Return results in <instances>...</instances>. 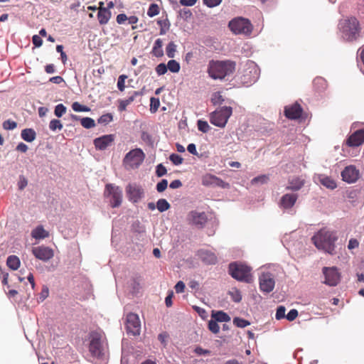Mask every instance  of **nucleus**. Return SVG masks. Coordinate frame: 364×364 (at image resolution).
<instances>
[{"label": "nucleus", "instance_id": "nucleus-28", "mask_svg": "<svg viewBox=\"0 0 364 364\" xmlns=\"http://www.w3.org/2000/svg\"><path fill=\"white\" fill-rule=\"evenodd\" d=\"M163 42L160 38H157L154 44L151 53L156 57H161L164 55L162 50Z\"/></svg>", "mask_w": 364, "mask_h": 364}, {"label": "nucleus", "instance_id": "nucleus-14", "mask_svg": "<svg viewBox=\"0 0 364 364\" xmlns=\"http://www.w3.org/2000/svg\"><path fill=\"white\" fill-rule=\"evenodd\" d=\"M201 183L205 186L220 187L223 188H227L230 186L229 183L210 173H206L203 176Z\"/></svg>", "mask_w": 364, "mask_h": 364}, {"label": "nucleus", "instance_id": "nucleus-58", "mask_svg": "<svg viewBox=\"0 0 364 364\" xmlns=\"http://www.w3.org/2000/svg\"><path fill=\"white\" fill-rule=\"evenodd\" d=\"M222 0H203V4L209 8H213L218 6Z\"/></svg>", "mask_w": 364, "mask_h": 364}, {"label": "nucleus", "instance_id": "nucleus-37", "mask_svg": "<svg viewBox=\"0 0 364 364\" xmlns=\"http://www.w3.org/2000/svg\"><path fill=\"white\" fill-rule=\"evenodd\" d=\"M166 66L167 70L172 73H178L180 70V64L175 60H170Z\"/></svg>", "mask_w": 364, "mask_h": 364}, {"label": "nucleus", "instance_id": "nucleus-17", "mask_svg": "<svg viewBox=\"0 0 364 364\" xmlns=\"http://www.w3.org/2000/svg\"><path fill=\"white\" fill-rule=\"evenodd\" d=\"M342 179L348 183L355 182L359 178V171L354 166H348L341 172Z\"/></svg>", "mask_w": 364, "mask_h": 364}, {"label": "nucleus", "instance_id": "nucleus-10", "mask_svg": "<svg viewBox=\"0 0 364 364\" xmlns=\"http://www.w3.org/2000/svg\"><path fill=\"white\" fill-rule=\"evenodd\" d=\"M208 220V215L205 212L191 210L187 215V220L188 223L198 228H204Z\"/></svg>", "mask_w": 364, "mask_h": 364}, {"label": "nucleus", "instance_id": "nucleus-20", "mask_svg": "<svg viewBox=\"0 0 364 364\" xmlns=\"http://www.w3.org/2000/svg\"><path fill=\"white\" fill-rule=\"evenodd\" d=\"M114 136L112 134H107L100 137L96 138L94 140V144L97 149L105 150L114 141Z\"/></svg>", "mask_w": 364, "mask_h": 364}, {"label": "nucleus", "instance_id": "nucleus-33", "mask_svg": "<svg viewBox=\"0 0 364 364\" xmlns=\"http://www.w3.org/2000/svg\"><path fill=\"white\" fill-rule=\"evenodd\" d=\"M228 294L231 299L236 303H239L242 300L241 292L236 288H232Z\"/></svg>", "mask_w": 364, "mask_h": 364}, {"label": "nucleus", "instance_id": "nucleus-45", "mask_svg": "<svg viewBox=\"0 0 364 364\" xmlns=\"http://www.w3.org/2000/svg\"><path fill=\"white\" fill-rule=\"evenodd\" d=\"M233 323L239 328H245L250 324L248 321L239 317H235L233 318Z\"/></svg>", "mask_w": 364, "mask_h": 364}, {"label": "nucleus", "instance_id": "nucleus-7", "mask_svg": "<svg viewBox=\"0 0 364 364\" xmlns=\"http://www.w3.org/2000/svg\"><path fill=\"white\" fill-rule=\"evenodd\" d=\"M229 28L235 34L249 35L252 30L250 21L244 18H237L230 21Z\"/></svg>", "mask_w": 364, "mask_h": 364}, {"label": "nucleus", "instance_id": "nucleus-47", "mask_svg": "<svg viewBox=\"0 0 364 364\" xmlns=\"http://www.w3.org/2000/svg\"><path fill=\"white\" fill-rule=\"evenodd\" d=\"M72 108L75 112H89L90 109L88 107L82 105L77 102H75L72 105Z\"/></svg>", "mask_w": 364, "mask_h": 364}, {"label": "nucleus", "instance_id": "nucleus-9", "mask_svg": "<svg viewBox=\"0 0 364 364\" xmlns=\"http://www.w3.org/2000/svg\"><path fill=\"white\" fill-rule=\"evenodd\" d=\"M90 351L96 358H100L104 351L103 336L101 333L94 331L90 336Z\"/></svg>", "mask_w": 364, "mask_h": 364}, {"label": "nucleus", "instance_id": "nucleus-22", "mask_svg": "<svg viewBox=\"0 0 364 364\" xmlns=\"http://www.w3.org/2000/svg\"><path fill=\"white\" fill-rule=\"evenodd\" d=\"M249 69H250L249 73H250V80H247V77L249 75L248 73H246L243 75V80H242V82L244 83L247 84V85L255 83L259 77L258 68H257V66L255 65L252 63V65H251V66H250Z\"/></svg>", "mask_w": 364, "mask_h": 364}, {"label": "nucleus", "instance_id": "nucleus-13", "mask_svg": "<svg viewBox=\"0 0 364 364\" xmlns=\"http://www.w3.org/2000/svg\"><path fill=\"white\" fill-rule=\"evenodd\" d=\"M129 200L132 203H138L144 196V191L141 186L136 184H129L126 188Z\"/></svg>", "mask_w": 364, "mask_h": 364}, {"label": "nucleus", "instance_id": "nucleus-23", "mask_svg": "<svg viewBox=\"0 0 364 364\" xmlns=\"http://www.w3.org/2000/svg\"><path fill=\"white\" fill-rule=\"evenodd\" d=\"M198 256L203 262L208 264H213L217 262L215 255L207 250H200L198 251Z\"/></svg>", "mask_w": 364, "mask_h": 364}, {"label": "nucleus", "instance_id": "nucleus-18", "mask_svg": "<svg viewBox=\"0 0 364 364\" xmlns=\"http://www.w3.org/2000/svg\"><path fill=\"white\" fill-rule=\"evenodd\" d=\"M364 143V129L355 131L347 139V145L355 147Z\"/></svg>", "mask_w": 364, "mask_h": 364}, {"label": "nucleus", "instance_id": "nucleus-11", "mask_svg": "<svg viewBox=\"0 0 364 364\" xmlns=\"http://www.w3.org/2000/svg\"><path fill=\"white\" fill-rule=\"evenodd\" d=\"M126 329L127 333L133 336L139 335L141 331V322L137 314L130 313L127 316Z\"/></svg>", "mask_w": 364, "mask_h": 364}, {"label": "nucleus", "instance_id": "nucleus-46", "mask_svg": "<svg viewBox=\"0 0 364 364\" xmlns=\"http://www.w3.org/2000/svg\"><path fill=\"white\" fill-rule=\"evenodd\" d=\"M224 101V99L220 92H214L211 97V102L213 105H220Z\"/></svg>", "mask_w": 364, "mask_h": 364}, {"label": "nucleus", "instance_id": "nucleus-39", "mask_svg": "<svg viewBox=\"0 0 364 364\" xmlns=\"http://www.w3.org/2000/svg\"><path fill=\"white\" fill-rule=\"evenodd\" d=\"M160 12L159 6L156 4H151L147 11V15L152 18L158 15Z\"/></svg>", "mask_w": 364, "mask_h": 364}, {"label": "nucleus", "instance_id": "nucleus-59", "mask_svg": "<svg viewBox=\"0 0 364 364\" xmlns=\"http://www.w3.org/2000/svg\"><path fill=\"white\" fill-rule=\"evenodd\" d=\"M298 316V311L296 309H291L288 314L286 315V318L287 320L292 321H294Z\"/></svg>", "mask_w": 364, "mask_h": 364}, {"label": "nucleus", "instance_id": "nucleus-55", "mask_svg": "<svg viewBox=\"0 0 364 364\" xmlns=\"http://www.w3.org/2000/svg\"><path fill=\"white\" fill-rule=\"evenodd\" d=\"M179 16L184 20H188L191 18L192 12L190 9H183L179 11Z\"/></svg>", "mask_w": 364, "mask_h": 364}, {"label": "nucleus", "instance_id": "nucleus-4", "mask_svg": "<svg viewBox=\"0 0 364 364\" xmlns=\"http://www.w3.org/2000/svg\"><path fill=\"white\" fill-rule=\"evenodd\" d=\"M232 114V109L231 107H221L210 113V122L216 127H225Z\"/></svg>", "mask_w": 364, "mask_h": 364}, {"label": "nucleus", "instance_id": "nucleus-41", "mask_svg": "<svg viewBox=\"0 0 364 364\" xmlns=\"http://www.w3.org/2000/svg\"><path fill=\"white\" fill-rule=\"evenodd\" d=\"M132 102H134L133 97H130V96L128 98H127V99L120 100L119 101V107H118L119 110L120 112L126 110L127 107L129 105H130Z\"/></svg>", "mask_w": 364, "mask_h": 364}, {"label": "nucleus", "instance_id": "nucleus-40", "mask_svg": "<svg viewBox=\"0 0 364 364\" xmlns=\"http://www.w3.org/2000/svg\"><path fill=\"white\" fill-rule=\"evenodd\" d=\"M198 129L203 133H207L210 131V127L206 121L199 119L197 122Z\"/></svg>", "mask_w": 364, "mask_h": 364}, {"label": "nucleus", "instance_id": "nucleus-56", "mask_svg": "<svg viewBox=\"0 0 364 364\" xmlns=\"http://www.w3.org/2000/svg\"><path fill=\"white\" fill-rule=\"evenodd\" d=\"M167 70V66L164 63H160L156 67V72L159 75H164Z\"/></svg>", "mask_w": 364, "mask_h": 364}, {"label": "nucleus", "instance_id": "nucleus-42", "mask_svg": "<svg viewBox=\"0 0 364 364\" xmlns=\"http://www.w3.org/2000/svg\"><path fill=\"white\" fill-rule=\"evenodd\" d=\"M113 120V116L110 113L102 114L97 120L100 124L106 125Z\"/></svg>", "mask_w": 364, "mask_h": 364}, {"label": "nucleus", "instance_id": "nucleus-6", "mask_svg": "<svg viewBox=\"0 0 364 364\" xmlns=\"http://www.w3.org/2000/svg\"><path fill=\"white\" fill-rule=\"evenodd\" d=\"M229 272L235 279L241 282H250V268L240 263H231L229 265Z\"/></svg>", "mask_w": 364, "mask_h": 364}, {"label": "nucleus", "instance_id": "nucleus-30", "mask_svg": "<svg viewBox=\"0 0 364 364\" xmlns=\"http://www.w3.org/2000/svg\"><path fill=\"white\" fill-rule=\"evenodd\" d=\"M304 186V181L299 178H294L289 181L287 189L292 191H298Z\"/></svg>", "mask_w": 364, "mask_h": 364}, {"label": "nucleus", "instance_id": "nucleus-25", "mask_svg": "<svg viewBox=\"0 0 364 364\" xmlns=\"http://www.w3.org/2000/svg\"><path fill=\"white\" fill-rule=\"evenodd\" d=\"M48 235V232L41 225L36 227L31 232V236L36 240L44 239Z\"/></svg>", "mask_w": 364, "mask_h": 364}, {"label": "nucleus", "instance_id": "nucleus-2", "mask_svg": "<svg viewBox=\"0 0 364 364\" xmlns=\"http://www.w3.org/2000/svg\"><path fill=\"white\" fill-rule=\"evenodd\" d=\"M235 65V63L231 60H212L208 63L207 73L213 80H223L233 74Z\"/></svg>", "mask_w": 364, "mask_h": 364}, {"label": "nucleus", "instance_id": "nucleus-54", "mask_svg": "<svg viewBox=\"0 0 364 364\" xmlns=\"http://www.w3.org/2000/svg\"><path fill=\"white\" fill-rule=\"evenodd\" d=\"M127 78V76L125 75H122L119 77L117 81V88L120 91H124L125 88V80Z\"/></svg>", "mask_w": 364, "mask_h": 364}, {"label": "nucleus", "instance_id": "nucleus-26", "mask_svg": "<svg viewBox=\"0 0 364 364\" xmlns=\"http://www.w3.org/2000/svg\"><path fill=\"white\" fill-rule=\"evenodd\" d=\"M21 136L24 141L32 142L36 137V133L33 129H24L21 131Z\"/></svg>", "mask_w": 364, "mask_h": 364}, {"label": "nucleus", "instance_id": "nucleus-53", "mask_svg": "<svg viewBox=\"0 0 364 364\" xmlns=\"http://www.w3.org/2000/svg\"><path fill=\"white\" fill-rule=\"evenodd\" d=\"M285 311H286L285 307L283 306H279L277 309V312H276V315H275L276 319L280 320V319L286 317Z\"/></svg>", "mask_w": 364, "mask_h": 364}, {"label": "nucleus", "instance_id": "nucleus-29", "mask_svg": "<svg viewBox=\"0 0 364 364\" xmlns=\"http://www.w3.org/2000/svg\"><path fill=\"white\" fill-rule=\"evenodd\" d=\"M20 259L16 255H10L6 259L7 266L12 270H16L20 267Z\"/></svg>", "mask_w": 364, "mask_h": 364}, {"label": "nucleus", "instance_id": "nucleus-32", "mask_svg": "<svg viewBox=\"0 0 364 364\" xmlns=\"http://www.w3.org/2000/svg\"><path fill=\"white\" fill-rule=\"evenodd\" d=\"M170 207L169 203L164 198L159 199L156 202V208L161 213L168 210Z\"/></svg>", "mask_w": 364, "mask_h": 364}, {"label": "nucleus", "instance_id": "nucleus-19", "mask_svg": "<svg viewBox=\"0 0 364 364\" xmlns=\"http://www.w3.org/2000/svg\"><path fill=\"white\" fill-rule=\"evenodd\" d=\"M285 116L291 119H299L302 114L301 105L296 102L290 106H287L284 109Z\"/></svg>", "mask_w": 364, "mask_h": 364}, {"label": "nucleus", "instance_id": "nucleus-43", "mask_svg": "<svg viewBox=\"0 0 364 364\" xmlns=\"http://www.w3.org/2000/svg\"><path fill=\"white\" fill-rule=\"evenodd\" d=\"M160 106V101L159 98L151 97L150 99V112L151 113L156 112Z\"/></svg>", "mask_w": 364, "mask_h": 364}, {"label": "nucleus", "instance_id": "nucleus-31", "mask_svg": "<svg viewBox=\"0 0 364 364\" xmlns=\"http://www.w3.org/2000/svg\"><path fill=\"white\" fill-rule=\"evenodd\" d=\"M320 183L325 187L329 189H334L336 188V183L331 178L322 176L320 177Z\"/></svg>", "mask_w": 364, "mask_h": 364}, {"label": "nucleus", "instance_id": "nucleus-62", "mask_svg": "<svg viewBox=\"0 0 364 364\" xmlns=\"http://www.w3.org/2000/svg\"><path fill=\"white\" fill-rule=\"evenodd\" d=\"M48 294H49L48 288L47 287H43L42 289V291L39 295V300L41 301H43L48 296Z\"/></svg>", "mask_w": 364, "mask_h": 364}, {"label": "nucleus", "instance_id": "nucleus-38", "mask_svg": "<svg viewBox=\"0 0 364 364\" xmlns=\"http://www.w3.org/2000/svg\"><path fill=\"white\" fill-rule=\"evenodd\" d=\"M166 51L168 58H174L176 51V45L173 42H170L166 48Z\"/></svg>", "mask_w": 364, "mask_h": 364}, {"label": "nucleus", "instance_id": "nucleus-61", "mask_svg": "<svg viewBox=\"0 0 364 364\" xmlns=\"http://www.w3.org/2000/svg\"><path fill=\"white\" fill-rule=\"evenodd\" d=\"M141 139L149 144H151L152 143V137L151 136L146 132H142L141 134Z\"/></svg>", "mask_w": 364, "mask_h": 364}, {"label": "nucleus", "instance_id": "nucleus-57", "mask_svg": "<svg viewBox=\"0 0 364 364\" xmlns=\"http://www.w3.org/2000/svg\"><path fill=\"white\" fill-rule=\"evenodd\" d=\"M268 179H269L268 176H267L265 175H262V176H259L254 178L252 180V183L263 184V183H267Z\"/></svg>", "mask_w": 364, "mask_h": 364}, {"label": "nucleus", "instance_id": "nucleus-16", "mask_svg": "<svg viewBox=\"0 0 364 364\" xmlns=\"http://www.w3.org/2000/svg\"><path fill=\"white\" fill-rule=\"evenodd\" d=\"M32 253L38 259L47 262L54 256L53 250L46 246H38L32 249Z\"/></svg>", "mask_w": 364, "mask_h": 364}, {"label": "nucleus", "instance_id": "nucleus-24", "mask_svg": "<svg viewBox=\"0 0 364 364\" xmlns=\"http://www.w3.org/2000/svg\"><path fill=\"white\" fill-rule=\"evenodd\" d=\"M100 8L99 9L98 14H97V18L99 21L100 24L105 25L107 24L109 21V20L111 18V11H108V9H105L102 7V6L104 4L103 2H100Z\"/></svg>", "mask_w": 364, "mask_h": 364}, {"label": "nucleus", "instance_id": "nucleus-50", "mask_svg": "<svg viewBox=\"0 0 364 364\" xmlns=\"http://www.w3.org/2000/svg\"><path fill=\"white\" fill-rule=\"evenodd\" d=\"M167 173L166 168L162 164H159L156 168V174L158 177H162Z\"/></svg>", "mask_w": 364, "mask_h": 364}, {"label": "nucleus", "instance_id": "nucleus-1", "mask_svg": "<svg viewBox=\"0 0 364 364\" xmlns=\"http://www.w3.org/2000/svg\"><path fill=\"white\" fill-rule=\"evenodd\" d=\"M311 240L318 250L331 255L336 254L335 242L338 240L336 232L322 229L316 233Z\"/></svg>", "mask_w": 364, "mask_h": 364}, {"label": "nucleus", "instance_id": "nucleus-51", "mask_svg": "<svg viewBox=\"0 0 364 364\" xmlns=\"http://www.w3.org/2000/svg\"><path fill=\"white\" fill-rule=\"evenodd\" d=\"M168 186V181L166 179H162L160 182L156 184V191L159 193L164 191Z\"/></svg>", "mask_w": 364, "mask_h": 364}, {"label": "nucleus", "instance_id": "nucleus-49", "mask_svg": "<svg viewBox=\"0 0 364 364\" xmlns=\"http://www.w3.org/2000/svg\"><path fill=\"white\" fill-rule=\"evenodd\" d=\"M169 159L174 165L176 166L181 164L183 161V159L180 155L176 154H171Z\"/></svg>", "mask_w": 364, "mask_h": 364}, {"label": "nucleus", "instance_id": "nucleus-44", "mask_svg": "<svg viewBox=\"0 0 364 364\" xmlns=\"http://www.w3.org/2000/svg\"><path fill=\"white\" fill-rule=\"evenodd\" d=\"M67 110L66 107L63 104H58L55 106L54 114L57 117H61L64 114H65Z\"/></svg>", "mask_w": 364, "mask_h": 364}, {"label": "nucleus", "instance_id": "nucleus-3", "mask_svg": "<svg viewBox=\"0 0 364 364\" xmlns=\"http://www.w3.org/2000/svg\"><path fill=\"white\" fill-rule=\"evenodd\" d=\"M338 28L341 38L347 41L356 40L360 36L359 22L355 17L341 20Z\"/></svg>", "mask_w": 364, "mask_h": 364}, {"label": "nucleus", "instance_id": "nucleus-8", "mask_svg": "<svg viewBox=\"0 0 364 364\" xmlns=\"http://www.w3.org/2000/svg\"><path fill=\"white\" fill-rule=\"evenodd\" d=\"M105 196L109 198L112 208L119 207L122 202V190L113 184H107L105 186Z\"/></svg>", "mask_w": 364, "mask_h": 364}, {"label": "nucleus", "instance_id": "nucleus-12", "mask_svg": "<svg viewBox=\"0 0 364 364\" xmlns=\"http://www.w3.org/2000/svg\"><path fill=\"white\" fill-rule=\"evenodd\" d=\"M259 289L266 294L273 291L275 286V280L270 272L262 273L259 277Z\"/></svg>", "mask_w": 364, "mask_h": 364}, {"label": "nucleus", "instance_id": "nucleus-36", "mask_svg": "<svg viewBox=\"0 0 364 364\" xmlns=\"http://www.w3.org/2000/svg\"><path fill=\"white\" fill-rule=\"evenodd\" d=\"M81 125L85 129H91L95 127V122L90 117H83L80 119Z\"/></svg>", "mask_w": 364, "mask_h": 364}, {"label": "nucleus", "instance_id": "nucleus-63", "mask_svg": "<svg viewBox=\"0 0 364 364\" xmlns=\"http://www.w3.org/2000/svg\"><path fill=\"white\" fill-rule=\"evenodd\" d=\"M186 285L182 281H179L175 285V290L176 293H182L184 291Z\"/></svg>", "mask_w": 364, "mask_h": 364}, {"label": "nucleus", "instance_id": "nucleus-21", "mask_svg": "<svg viewBox=\"0 0 364 364\" xmlns=\"http://www.w3.org/2000/svg\"><path fill=\"white\" fill-rule=\"evenodd\" d=\"M298 198L296 193H287L284 194L280 200V207L284 209L291 208L295 204Z\"/></svg>", "mask_w": 364, "mask_h": 364}, {"label": "nucleus", "instance_id": "nucleus-60", "mask_svg": "<svg viewBox=\"0 0 364 364\" xmlns=\"http://www.w3.org/2000/svg\"><path fill=\"white\" fill-rule=\"evenodd\" d=\"M194 352L198 355H208L210 354V351L209 350L203 349L200 346L196 347L194 349Z\"/></svg>", "mask_w": 364, "mask_h": 364}, {"label": "nucleus", "instance_id": "nucleus-34", "mask_svg": "<svg viewBox=\"0 0 364 364\" xmlns=\"http://www.w3.org/2000/svg\"><path fill=\"white\" fill-rule=\"evenodd\" d=\"M157 23L161 26L160 35L166 34L171 26L170 22L167 18L164 20H159Z\"/></svg>", "mask_w": 364, "mask_h": 364}, {"label": "nucleus", "instance_id": "nucleus-27", "mask_svg": "<svg viewBox=\"0 0 364 364\" xmlns=\"http://www.w3.org/2000/svg\"><path fill=\"white\" fill-rule=\"evenodd\" d=\"M212 318L218 322H228L231 319L228 314L222 311H213Z\"/></svg>", "mask_w": 364, "mask_h": 364}, {"label": "nucleus", "instance_id": "nucleus-5", "mask_svg": "<svg viewBox=\"0 0 364 364\" xmlns=\"http://www.w3.org/2000/svg\"><path fill=\"white\" fill-rule=\"evenodd\" d=\"M145 154L141 149H134L129 151L123 159V164L127 168H137L144 161Z\"/></svg>", "mask_w": 364, "mask_h": 364}, {"label": "nucleus", "instance_id": "nucleus-48", "mask_svg": "<svg viewBox=\"0 0 364 364\" xmlns=\"http://www.w3.org/2000/svg\"><path fill=\"white\" fill-rule=\"evenodd\" d=\"M208 329L213 333H218L220 331V326L218 324V321L215 319L210 320L208 322Z\"/></svg>", "mask_w": 364, "mask_h": 364}, {"label": "nucleus", "instance_id": "nucleus-52", "mask_svg": "<svg viewBox=\"0 0 364 364\" xmlns=\"http://www.w3.org/2000/svg\"><path fill=\"white\" fill-rule=\"evenodd\" d=\"M3 127L5 129L12 130L14 129L17 127V124L16 122L8 119L4 122Z\"/></svg>", "mask_w": 364, "mask_h": 364}, {"label": "nucleus", "instance_id": "nucleus-15", "mask_svg": "<svg viewBox=\"0 0 364 364\" xmlns=\"http://www.w3.org/2000/svg\"><path fill=\"white\" fill-rule=\"evenodd\" d=\"M323 274L325 277L324 283L328 286H336L340 281V274L334 267H323Z\"/></svg>", "mask_w": 364, "mask_h": 364}, {"label": "nucleus", "instance_id": "nucleus-64", "mask_svg": "<svg viewBox=\"0 0 364 364\" xmlns=\"http://www.w3.org/2000/svg\"><path fill=\"white\" fill-rule=\"evenodd\" d=\"M32 42L36 47H40L42 46L43 43L41 38L38 35H34L33 36Z\"/></svg>", "mask_w": 364, "mask_h": 364}, {"label": "nucleus", "instance_id": "nucleus-35", "mask_svg": "<svg viewBox=\"0 0 364 364\" xmlns=\"http://www.w3.org/2000/svg\"><path fill=\"white\" fill-rule=\"evenodd\" d=\"M63 127V124L59 119H53L49 123V129L52 132L60 131Z\"/></svg>", "mask_w": 364, "mask_h": 364}]
</instances>
